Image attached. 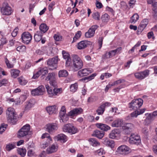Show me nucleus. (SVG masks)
Segmentation results:
<instances>
[{
    "instance_id": "f257e3e1",
    "label": "nucleus",
    "mask_w": 157,
    "mask_h": 157,
    "mask_svg": "<svg viewBox=\"0 0 157 157\" xmlns=\"http://www.w3.org/2000/svg\"><path fill=\"white\" fill-rule=\"evenodd\" d=\"M45 80L50 81L49 83L50 85L54 87L53 88L49 86L48 85H45V87L49 97L56 98L63 93V90L62 88L56 87L57 84L56 81L55 74L54 73H49Z\"/></svg>"
},
{
    "instance_id": "f03ea898",
    "label": "nucleus",
    "mask_w": 157,
    "mask_h": 157,
    "mask_svg": "<svg viewBox=\"0 0 157 157\" xmlns=\"http://www.w3.org/2000/svg\"><path fill=\"white\" fill-rule=\"evenodd\" d=\"M143 102V100L141 98H140L134 99L129 103V108L135 110L131 113V115L132 117H136L138 115L141 114L144 112L146 110L145 108L138 109L142 106Z\"/></svg>"
},
{
    "instance_id": "7ed1b4c3",
    "label": "nucleus",
    "mask_w": 157,
    "mask_h": 157,
    "mask_svg": "<svg viewBox=\"0 0 157 157\" xmlns=\"http://www.w3.org/2000/svg\"><path fill=\"white\" fill-rule=\"evenodd\" d=\"M6 114L8 121L13 124H16L17 120L14 109L11 107L8 108L6 110Z\"/></svg>"
},
{
    "instance_id": "20e7f679",
    "label": "nucleus",
    "mask_w": 157,
    "mask_h": 157,
    "mask_svg": "<svg viewBox=\"0 0 157 157\" xmlns=\"http://www.w3.org/2000/svg\"><path fill=\"white\" fill-rule=\"evenodd\" d=\"M83 66V62L80 58L77 55L73 56L72 67L75 71L82 68Z\"/></svg>"
},
{
    "instance_id": "39448f33",
    "label": "nucleus",
    "mask_w": 157,
    "mask_h": 157,
    "mask_svg": "<svg viewBox=\"0 0 157 157\" xmlns=\"http://www.w3.org/2000/svg\"><path fill=\"white\" fill-rule=\"evenodd\" d=\"M62 129L63 132L68 133L71 135L75 134L78 132L77 128L70 123L65 124Z\"/></svg>"
},
{
    "instance_id": "423d86ee",
    "label": "nucleus",
    "mask_w": 157,
    "mask_h": 157,
    "mask_svg": "<svg viewBox=\"0 0 157 157\" xmlns=\"http://www.w3.org/2000/svg\"><path fill=\"white\" fill-rule=\"evenodd\" d=\"M30 126L28 124H26L23 126L18 131V137H23L27 136L29 132Z\"/></svg>"
},
{
    "instance_id": "0eeeda50",
    "label": "nucleus",
    "mask_w": 157,
    "mask_h": 157,
    "mask_svg": "<svg viewBox=\"0 0 157 157\" xmlns=\"http://www.w3.org/2000/svg\"><path fill=\"white\" fill-rule=\"evenodd\" d=\"M129 142L131 144L138 145L141 144V140L140 136L137 134L132 133L129 139Z\"/></svg>"
},
{
    "instance_id": "6e6552de",
    "label": "nucleus",
    "mask_w": 157,
    "mask_h": 157,
    "mask_svg": "<svg viewBox=\"0 0 157 157\" xmlns=\"http://www.w3.org/2000/svg\"><path fill=\"white\" fill-rule=\"evenodd\" d=\"M1 10L2 14L5 15H10L12 12L11 7L6 2H4L3 3Z\"/></svg>"
},
{
    "instance_id": "1a4fd4ad",
    "label": "nucleus",
    "mask_w": 157,
    "mask_h": 157,
    "mask_svg": "<svg viewBox=\"0 0 157 157\" xmlns=\"http://www.w3.org/2000/svg\"><path fill=\"white\" fill-rule=\"evenodd\" d=\"M32 37V36L29 32H24L21 35V41L24 44H28L30 42Z\"/></svg>"
},
{
    "instance_id": "9d476101",
    "label": "nucleus",
    "mask_w": 157,
    "mask_h": 157,
    "mask_svg": "<svg viewBox=\"0 0 157 157\" xmlns=\"http://www.w3.org/2000/svg\"><path fill=\"white\" fill-rule=\"evenodd\" d=\"M46 130L50 134H52L58 129V126L56 123H50L46 125Z\"/></svg>"
},
{
    "instance_id": "9b49d317",
    "label": "nucleus",
    "mask_w": 157,
    "mask_h": 157,
    "mask_svg": "<svg viewBox=\"0 0 157 157\" xmlns=\"http://www.w3.org/2000/svg\"><path fill=\"white\" fill-rule=\"evenodd\" d=\"M45 90L44 87L40 86L37 88L33 89L31 91V94L33 96H37L43 95Z\"/></svg>"
},
{
    "instance_id": "f8f14e48",
    "label": "nucleus",
    "mask_w": 157,
    "mask_h": 157,
    "mask_svg": "<svg viewBox=\"0 0 157 157\" xmlns=\"http://www.w3.org/2000/svg\"><path fill=\"white\" fill-rule=\"evenodd\" d=\"M83 111L82 109L80 108H75L68 113V115L71 118L81 114Z\"/></svg>"
},
{
    "instance_id": "ddd939ff",
    "label": "nucleus",
    "mask_w": 157,
    "mask_h": 157,
    "mask_svg": "<svg viewBox=\"0 0 157 157\" xmlns=\"http://www.w3.org/2000/svg\"><path fill=\"white\" fill-rule=\"evenodd\" d=\"M149 75V71L146 70L143 71L139 72L134 74L135 77L140 80L144 79Z\"/></svg>"
},
{
    "instance_id": "4468645a",
    "label": "nucleus",
    "mask_w": 157,
    "mask_h": 157,
    "mask_svg": "<svg viewBox=\"0 0 157 157\" xmlns=\"http://www.w3.org/2000/svg\"><path fill=\"white\" fill-rule=\"evenodd\" d=\"M98 27L97 25H94L91 27L88 31L85 33V36L86 38H90L94 36L95 30Z\"/></svg>"
},
{
    "instance_id": "2eb2a0df",
    "label": "nucleus",
    "mask_w": 157,
    "mask_h": 157,
    "mask_svg": "<svg viewBox=\"0 0 157 157\" xmlns=\"http://www.w3.org/2000/svg\"><path fill=\"white\" fill-rule=\"evenodd\" d=\"M117 151L122 154H126L128 153L130 151V148L125 145H122L118 147L117 149Z\"/></svg>"
},
{
    "instance_id": "dca6fc26",
    "label": "nucleus",
    "mask_w": 157,
    "mask_h": 157,
    "mask_svg": "<svg viewBox=\"0 0 157 157\" xmlns=\"http://www.w3.org/2000/svg\"><path fill=\"white\" fill-rule=\"evenodd\" d=\"M57 62L58 58L57 57H55L49 59L47 61V64L49 66L52 67L53 69L56 68Z\"/></svg>"
},
{
    "instance_id": "f3484780",
    "label": "nucleus",
    "mask_w": 157,
    "mask_h": 157,
    "mask_svg": "<svg viewBox=\"0 0 157 157\" xmlns=\"http://www.w3.org/2000/svg\"><path fill=\"white\" fill-rule=\"evenodd\" d=\"M62 52L64 59L66 60V65L67 66H70L71 63V59L69 54L64 50L62 51Z\"/></svg>"
},
{
    "instance_id": "a211bd4d",
    "label": "nucleus",
    "mask_w": 157,
    "mask_h": 157,
    "mask_svg": "<svg viewBox=\"0 0 157 157\" xmlns=\"http://www.w3.org/2000/svg\"><path fill=\"white\" fill-rule=\"evenodd\" d=\"M91 72L89 69L86 68L79 70L78 72V75L79 77H82L88 75Z\"/></svg>"
},
{
    "instance_id": "6ab92c4d",
    "label": "nucleus",
    "mask_w": 157,
    "mask_h": 157,
    "mask_svg": "<svg viewBox=\"0 0 157 157\" xmlns=\"http://www.w3.org/2000/svg\"><path fill=\"white\" fill-rule=\"evenodd\" d=\"M123 121L122 119L117 118L112 123L111 125L113 127H120L123 124Z\"/></svg>"
},
{
    "instance_id": "aec40b11",
    "label": "nucleus",
    "mask_w": 157,
    "mask_h": 157,
    "mask_svg": "<svg viewBox=\"0 0 157 157\" xmlns=\"http://www.w3.org/2000/svg\"><path fill=\"white\" fill-rule=\"evenodd\" d=\"M96 126L101 130L106 131L110 129L111 128L107 124L102 123H97L96 124Z\"/></svg>"
},
{
    "instance_id": "412c9836",
    "label": "nucleus",
    "mask_w": 157,
    "mask_h": 157,
    "mask_svg": "<svg viewBox=\"0 0 157 157\" xmlns=\"http://www.w3.org/2000/svg\"><path fill=\"white\" fill-rule=\"evenodd\" d=\"M120 133V130L118 129H114L112 130L109 134V137L112 139L115 138Z\"/></svg>"
},
{
    "instance_id": "4be33fe9",
    "label": "nucleus",
    "mask_w": 157,
    "mask_h": 157,
    "mask_svg": "<svg viewBox=\"0 0 157 157\" xmlns=\"http://www.w3.org/2000/svg\"><path fill=\"white\" fill-rule=\"evenodd\" d=\"M58 147L57 145L53 144L47 149L46 151L48 153L50 154L56 151Z\"/></svg>"
},
{
    "instance_id": "5701e85b",
    "label": "nucleus",
    "mask_w": 157,
    "mask_h": 157,
    "mask_svg": "<svg viewBox=\"0 0 157 157\" xmlns=\"http://www.w3.org/2000/svg\"><path fill=\"white\" fill-rule=\"evenodd\" d=\"M57 109L56 106L54 105L46 107V110L49 114H51L55 113L57 110Z\"/></svg>"
},
{
    "instance_id": "b1692460",
    "label": "nucleus",
    "mask_w": 157,
    "mask_h": 157,
    "mask_svg": "<svg viewBox=\"0 0 157 157\" xmlns=\"http://www.w3.org/2000/svg\"><path fill=\"white\" fill-rule=\"evenodd\" d=\"M134 128V125L130 123L125 124L122 126V129L124 130L129 131V132H131Z\"/></svg>"
},
{
    "instance_id": "393cba45",
    "label": "nucleus",
    "mask_w": 157,
    "mask_h": 157,
    "mask_svg": "<svg viewBox=\"0 0 157 157\" xmlns=\"http://www.w3.org/2000/svg\"><path fill=\"white\" fill-rule=\"evenodd\" d=\"M103 143L106 146L110 147L112 148L114 146V141L113 140H109L108 138L104 139Z\"/></svg>"
},
{
    "instance_id": "a878e982",
    "label": "nucleus",
    "mask_w": 157,
    "mask_h": 157,
    "mask_svg": "<svg viewBox=\"0 0 157 157\" xmlns=\"http://www.w3.org/2000/svg\"><path fill=\"white\" fill-rule=\"evenodd\" d=\"M104 132L102 131L98 130H96L94 131L93 136L97 137V138L101 139L104 136Z\"/></svg>"
},
{
    "instance_id": "bb28decb",
    "label": "nucleus",
    "mask_w": 157,
    "mask_h": 157,
    "mask_svg": "<svg viewBox=\"0 0 157 157\" xmlns=\"http://www.w3.org/2000/svg\"><path fill=\"white\" fill-rule=\"evenodd\" d=\"M56 138L57 140H60L63 143H65L67 140V138L66 136L63 134H60L57 135Z\"/></svg>"
},
{
    "instance_id": "cd10ccee",
    "label": "nucleus",
    "mask_w": 157,
    "mask_h": 157,
    "mask_svg": "<svg viewBox=\"0 0 157 157\" xmlns=\"http://www.w3.org/2000/svg\"><path fill=\"white\" fill-rule=\"evenodd\" d=\"M87 42L85 41H80L78 43L77 48L78 49H83L87 47Z\"/></svg>"
},
{
    "instance_id": "c85d7f7f",
    "label": "nucleus",
    "mask_w": 157,
    "mask_h": 157,
    "mask_svg": "<svg viewBox=\"0 0 157 157\" xmlns=\"http://www.w3.org/2000/svg\"><path fill=\"white\" fill-rule=\"evenodd\" d=\"M116 53L114 50H112L109 52H106L104 55L105 58L106 59H109L112 58L114 56Z\"/></svg>"
},
{
    "instance_id": "c756f323",
    "label": "nucleus",
    "mask_w": 157,
    "mask_h": 157,
    "mask_svg": "<svg viewBox=\"0 0 157 157\" xmlns=\"http://www.w3.org/2000/svg\"><path fill=\"white\" fill-rule=\"evenodd\" d=\"M42 33L40 31H37L34 36V38L37 42L40 41L42 39Z\"/></svg>"
},
{
    "instance_id": "7c9ffc66",
    "label": "nucleus",
    "mask_w": 157,
    "mask_h": 157,
    "mask_svg": "<svg viewBox=\"0 0 157 157\" xmlns=\"http://www.w3.org/2000/svg\"><path fill=\"white\" fill-rule=\"evenodd\" d=\"M40 31L42 33L46 32L48 30L49 28L46 24L43 23L41 24L39 27Z\"/></svg>"
},
{
    "instance_id": "2f4dec72",
    "label": "nucleus",
    "mask_w": 157,
    "mask_h": 157,
    "mask_svg": "<svg viewBox=\"0 0 157 157\" xmlns=\"http://www.w3.org/2000/svg\"><path fill=\"white\" fill-rule=\"evenodd\" d=\"M152 9L154 12L153 16L155 18H157V2H155L152 5Z\"/></svg>"
},
{
    "instance_id": "473e14b6",
    "label": "nucleus",
    "mask_w": 157,
    "mask_h": 157,
    "mask_svg": "<svg viewBox=\"0 0 157 157\" xmlns=\"http://www.w3.org/2000/svg\"><path fill=\"white\" fill-rule=\"evenodd\" d=\"M89 141L90 142V144L93 146H97L100 145V143L98 142L95 138H90L89 140Z\"/></svg>"
},
{
    "instance_id": "72a5a7b5",
    "label": "nucleus",
    "mask_w": 157,
    "mask_h": 157,
    "mask_svg": "<svg viewBox=\"0 0 157 157\" xmlns=\"http://www.w3.org/2000/svg\"><path fill=\"white\" fill-rule=\"evenodd\" d=\"M69 116L68 114H65L63 115H59L60 118V121L61 122V120L64 123H66L69 119Z\"/></svg>"
},
{
    "instance_id": "f704fd0d",
    "label": "nucleus",
    "mask_w": 157,
    "mask_h": 157,
    "mask_svg": "<svg viewBox=\"0 0 157 157\" xmlns=\"http://www.w3.org/2000/svg\"><path fill=\"white\" fill-rule=\"evenodd\" d=\"M68 75L67 71L65 70H60L58 73L59 77H66Z\"/></svg>"
},
{
    "instance_id": "c9c22d12",
    "label": "nucleus",
    "mask_w": 157,
    "mask_h": 157,
    "mask_svg": "<svg viewBox=\"0 0 157 157\" xmlns=\"http://www.w3.org/2000/svg\"><path fill=\"white\" fill-rule=\"evenodd\" d=\"M19 72V71L18 70H11V75L13 78H16L18 76Z\"/></svg>"
},
{
    "instance_id": "e433bc0d",
    "label": "nucleus",
    "mask_w": 157,
    "mask_h": 157,
    "mask_svg": "<svg viewBox=\"0 0 157 157\" xmlns=\"http://www.w3.org/2000/svg\"><path fill=\"white\" fill-rule=\"evenodd\" d=\"M51 143L50 140H47L46 141L40 144V147L41 148L44 149L48 146Z\"/></svg>"
},
{
    "instance_id": "4c0bfd02",
    "label": "nucleus",
    "mask_w": 157,
    "mask_h": 157,
    "mask_svg": "<svg viewBox=\"0 0 157 157\" xmlns=\"http://www.w3.org/2000/svg\"><path fill=\"white\" fill-rule=\"evenodd\" d=\"M40 74L42 75V77L45 76V75L48 72V70L46 67L43 68H40L39 70Z\"/></svg>"
},
{
    "instance_id": "58836bf2",
    "label": "nucleus",
    "mask_w": 157,
    "mask_h": 157,
    "mask_svg": "<svg viewBox=\"0 0 157 157\" xmlns=\"http://www.w3.org/2000/svg\"><path fill=\"white\" fill-rule=\"evenodd\" d=\"M105 110L103 105H101L96 110V112L98 115H102L103 114Z\"/></svg>"
},
{
    "instance_id": "ea45409f",
    "label": "nucleus",
    "mask_w": 157,
    "mask_h": 157,
    "mask_svg": "<svg viewBox=\"0 0 157 157\" xmlns=\"http://www.w3.org/2000/svg\"><path fill=\"white\" fill-rule=\"evenodd\" d=\"M17 152L21 156L24 157L25 155L26 151L25 149L19 148L17 150Z\"/></svg>"
},
{
    "instance_id": "a19ab883",
    "label": "nucleus",
    "mask_w": 157,
    "mask_h": 157,
    "mask_svg": "<svg viewBox=\"0 0 157 157\" xmlns=\"http://www.w3.org/2000/svg\"><path fill=\"white\" fill-rule=\"evenodd\" d=\"M78 88V85L77 83L71 84L70 86V90L73 92H75Z\"/></svg>"
},
{
    "instance_id": "79ce46f5",
    "label": "nucleus",
    "mask_w": 157,
    "mask_h": 157,
    "mask_svg": "<svg viewBox=\"0 0 157 157\" xmlns=\"http://www.w3.org/2000/svg\"><path fill=\"white\" fill-rule=\"evenodd\" d=\"M82 34V33L80 31H78L77 33L75 34V36L73 37V40L72 43L75 42L76 41L78 38H79Z\"/></svg>"
},
{
    "instance_id": "37998d69",
    "label": "nucleus",
    "mask_w": 157,
    "mask_h": 157,
    "mask_svg": "<svg viewBox=\"0 0 157 157\" xmlns=\"http://www.w3.org/2000/svg\"><path fill=\"white\" fill-rule=\"evenodd\" d=\"M17 50L20 52H26V47L24 45H21L17 48Z\"/></svg>"
},
{
    "instance_id": "c03bdc74",
    "label": "nucleus",
    "mask_w": 157,
    "mask_h": 157,
    "mask_svg": "<svg viewBox=\"0 0 157 157\" xmlns=\"http://www.w3.org/2000/svg\"><path fill=\"white\" fill-rule=\"evenodd\" d=\"M34 105V104L30 102H28L27 103V104L25 105L24 110L25 111H28L30 110L32 107Z\"/></svg>"
},
{
    "instance_id": "a18cd8bd",
    "label": "nucleus",
    "mask_w": 157,
    "mask_h": 157,
    "mask_svg": "<svg viewBox=\"0 0 157 157\" xmlns=\"http://www.w3.org/2000/svg\"><path fill=\"white\" fill-rule=\"evenodd\" d=\"M7 125L4 124H2L0 126V133L2 134L6 129Z\"/></svg>"
},
{
    "instance_id": "49530a36",
    "label": "nucleus",
    "mask_w": 157,
    "mask_h": 157,
    "mask_svg": "<svg viewBox=\"0 0 157 157\" xmlns=\"http://www.w3.org/2000/svg\"><path fill=\"white\" fill-rule=\"evenodd\" d=\"M5 62L8 68H11L13 67V64L10 63L7 58L5 59Z\"/></svg>"
},
{
    "instance_id": "de8ad7c7",
    "label": "nucleus",
    "mask_w": 157,
    "mask_h": 157,
    "mask_svg": "<svg viewBox=\"0 0 157 157\" xmlns=\"http://www.w3.org/2000/svg\"><path fill=\"white\" fill-rule=\"evenodd\" d=\"M15 145L13 144H9L6 145V148L7 151H10L15 147Z\"/></svg>"
},
{
    "instance_id": "09e8293b",
    "label": "nucleus",
    "mask_w": 157,
    "mask_h": 157,
    "mask_svg": "<svg viewBox=\"0 0 157 157\" xmlns=\"http://www.w3.org/2000/svg\"><path fill=\"white\" fill-rule=\"evenodd\" d=\"M148 22L146 20H143L140 25V27L142 28V29H144L147 26Z\"/></svg>"
},
{
    "instance_id": "8fccbe9b",
    "label": "nucleus",
    "mask_w": 157,
    "mask_h": 157,
    "mask_svg": "<svg viewBox=\"0 0 157 157\" xmlns=\"http://www.w3.org/2000/svg\"><path fill=\"white\" fill-rule=\"evenodd\" d=\"M45 138H47L49 140H50L51 142H52V139L51 138L49 134L47 133H45L42 134L41 136V138L42 139H44Z\"/></svg>"
},
{
    "instance_id": "3c124183",
    "label": "nucleus",
    "mask_w": 157,
    "mask_h": 157,
    "mask_svg": "<svg viewBox=\"0 0 157 157\" xmlns=\"http://www.w3.org/2000/svg\"><path fill=\"white\" fill-rule=\"evenodd\" d=\"M92 17L95 20H99L100 17L99 13L97 11L94 12L92 14Z\"/></svg>"
},
{
    "instance_id": "603ef678",
    "label": "nucleus",
    "mask_w": 157,
    "mask_h": 157,
    "mask_svg": "<svg viewBox=\"0 0 157 157\" xmlns=\"http://www.w3.org/2000/svg\"><path fill=\"white\" fill-rule=\"evenodd\" d=\"M1 43L0 44V48L2 47L3 45L7 42V40L5 37H2L0 40Z\"/></svg>"
},
{
    "instance_id": "864d4df0",
    "label": "nucleus",
    "mask_w": 157,
    "mask_h": 157,
    "mask_svg": "<svg viewBox=\"0 0 157 157\" xmlns=\"http://www.w3.org/2000/svg\"><path fill=\"white\" fill-rule=\"evenodd\" d=\"M96 74L95 73L92 74L91 75L87 77H85L84 78V80H87V81H90L92 80V79H94V78L96 76Z\"/></svg>"
},
{
    "instance_id": "5fc2aeb1",
    "label": "nucleus",
    "mask_w": 157,
    "mask_h": 157,
    "mask_svg": "<svg viewBox=\"0 0 157 157\" xmlns=\"http://www.w3.org/2000/svg\"><path fill=\"white\" fill-rule=\"evenodd\" d=\"M65 114H66V108L65 106H63L61 108V110L59 112V115Z\"/></svg>"
},
{
    "instance_id": "6e6d98bb",
    "label": "nucleus",
    "mask_w": 157,
    "mask_h": 157,
    "mask_svg": "<svg viewBox=\"0 0 157 157\" xmlns=\"http://www.w3.org/2000/svg\"><path fill=\"white\" fill-rule=\"evenodd\" d=\"M18 30L19 29L18 28L16 27L13 30V31L11 33V35L13 37H15L17 36L18 31Z\"/></svg>"
},
{
    "instance_id": "4d7b16f0",
    "label": "nucleus",
    "mask_w": 157,
    "mask_h": 157,
    "mask_svg": "<svg viewBox=\"0 0 157 157\" xmlns=\"http://www.w3.org/2000/svg\"><path fill=\"white\" fill-rule=\"evenodd\" d=\"M54 39L56 41L60 40L61 39V36L58 34H55L54 36Z\"/></svg>"
},
{
    "instance_id": "13d9d810",
    "label": "nucleus",
    "mask_w": 157,
    "mask_h": 157,
    "mask_svg": "<svg viewBox=\"0 0 157 157\" xmlns=\"http://www.w3.org/2000/svg\"><path fill=\"white\" fill-rule=\"evenodd\" d=\"M103 38L102 37H100L99 38L98 43L99 44V48L100 49L102 47V42L103 40Z\"/></svg>"
},
{
    "instance_id": "bf43d9fd",
    "label": "nucleus",
    "mask_w": 157,
    "mask_h": 157,
    "mask_svg": "<svg viewBox=\"0 0 157 157\" xmlns=\"http://www.w3.org/2000/svg\"><path fill=\"white\" fill-rule=\"evenodd\" d=\"M97 152L99 155H101L105 153L104 150L103 148H101L97 151Z\"/></svg>"
},
{
    "instance_id": "052dcab7",
    "label": "nucleus",
    "mask_w": 157,
    "mask_h": 157,
    "mask_svg": "<svg viewBox=\"0 0 157 157\" xmlns=\"http://www.w3.org/2000/svg\"><path fill=\"white\" fill-rule=\"evenodd\" d=\"M101 18L102 20H109V17L107 13H105L102 15Z\"/></svg>"
},
{
    "instance_id": "680f3d73",
    "label": "nucleus",
    "mask_w": 157,
    "mask_h": 157,
    "mask_svg": "<svg viewBox=\"0 0 157 157\" xmlns=\"http://www.w3.org/2000/svg\"><path fill=\"white\" fill-rule=\"evenodd\" d=\"M96 5L97 8L99 9L102 8L103 6L101 2H98V1H96Z\"/></svg>"
},
{
    "instance_id": "e2e57ef3",
    "label": "nucleus",
    "mask_w": 157,
    "mask_h": 157,
    "mask_svg": "<svg viewBox=\"0 0 157 157\" xmlns=\"http://www.w3.org/2000/svg\"><path fill=\"white\" fill-rule=\"evenodd\" d=\"M113 120V118L112 117H107L105 118V121L107 123H110Z\"/></svg>"
},
{
    "instance_id": "0e129e2a",
    "label": "nucleus",
    "mask_w": 157,
    "mask_h": 157,
    "mask_svg": "<svg viewBox=\"0 0 157 157\" xmlns=\"http://www.w3.org/2000/svg\"><path fill=\"white\" fill-rule=\"evenodd\" d=\"M139 16L137 13H135L131 17V20H138Z\"/></svg>"
},
{
    "instance_id": "69168bd1",
    "label": "nucleus",
    "mask_w": 157,
    "mask_h": 157,
    "mask_svg": "<svg viewBox=\"0 0 157 157\" xmlns=\"http://www.w3.org/2000/svg\"><path fill=\"white\" fill-rule=\"evenodd\" d=\"M55 3L54 2H52L49 5L48 9L49 11H51L52 10V7L53 6L55 5Z\"/></svg>"
},
{
    "instance_id": "338daca9",
    "label": "nucleus",
    "mask_w": 157,
    "mask_h": 157,
    "mask_svg": "<svg viewBox=\"0 0 157 157\" xmlns=\"http://www.w3.org/2000/svg\"><path fill=\"white\" fill-rule=\"evenodd\" d=\"M147 37L148 39H150L151 37L154 39V33L152 32H150L147 33Z\"/></svg>"
},
{
    "instance_id": "774afa93",
    "label": "nucleus",
    "mask_w": 157,
    "mask_h": 157,
    "mask_svg": "<svg viewBox=\"0 0 157 157\" xmlns=\"http://www.w3.org/2000/svg\"><path fill=\"white\" fill-rule=\"evenodd\" d=\"M157 116V111H154L152 114H149L148 115V117L153 118L154 117Z\"/></svg>"
}]
</instances>
